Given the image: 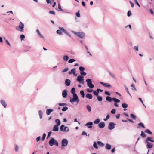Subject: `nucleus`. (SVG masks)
Listing matches in <instances>:
<instances>
[{
    "instance_id": "obj_55",
    "label": "nucleus",
    "mask_w": 154,
    "mask_h": 154,
    "mask_svg": "<svg viewBox=\"0 0 154 154\" xmlns=\"http://www.w3.org/2000/svg\"><path fill=\"white\" fill-rule=\"evenodd\" d=\"M116 112V110L115 109H113L111 111V113L112 114H114Z\"/></svg>"
},
{
    "instance_id": "obj_64",
    "label": "nucleus",
    "mask_w": 154,
    "mask_h": 154,
    "mask_svg": "<svg viewBox=\"0 0 154 154\" xmlns=\"http://www.w3.org/2000/svg\"><path fill=\"white\" fill-rule=\"evenodd\" d=\"M87 91L88 92L91 93L93 91V90L90 89H88Z\"/></svg>"
},
{
    "instance_id": "obj_58",
    "label": "nucleus",
    "mask_w": 154,
    "mask_h": 154,
    "mask_svg": "<svg viewBox=\"0 0 154 154\" xmlns=\"http://www.w3.org/2000/svg\"><path fill=\"white\" fill-rule=\"evenodd\" d=\"M59 105L60 106H63L66 105V103H59Z\"/></svg>"
},
{
    "instance_id": "obj_36",
    "label": "nucleus",
    "mask_w": 154,
    "mask_h": 154,
    "mask_svg": "<svg viewBox=\"0 0 154 154\" xmlns=\"http://www.w3.org/2000/svg\"><path fill=\"white\" fill-rule=\"evenodd\" d=\"M69 58L68 56L67 55H65L63 57V60L66 61L68 60Z\"/></svg>"
},
{
    "instance_id": "obj_35",
    "label": "nucleus",
    "mask_w": 154,
    "mask_h": 154,
    "mask_svg": "<svg viewBox=\"0 0 154 154\" xmlns=\"http://www.w3.org/2000/svg\"><path fill=\"white\" fill-rule=\"evenodd\" d=\"M100 122V119L98 118L96 119L94 122V124H98Z\"/></svg>"
},
{
    "instance_id": "obj_43",
    "label": "nucleus",
    "mask_w": 154,
    "mask_h": 154,
    "mask_svg": "<svg viewBox=\"0 0 154 154\" xmlns=\"http://www.w3.org/2000/svg\"><path fill=\"white\" fill-rule=\"evenodd\" d=\"M75 61V60L73 59H71L69 60L68 61V62L69 63H73V62Z\"/></svg>"
},
{
    "instance_id": "obj_32",
    "label": "nucleus",
    "mask_w": 154,
    "mask_h": 154,
    "mask_svg": "<svg viewBox=\"0 0 154 154\" xmlns=\"http://www.w3.org/2000/svg\"><path fill=\"white\" fill-rule=\"evenodd\" d=\"M71 92L73 95L74 94H76L75 93V89L74 88H72L71 90Z\"/></svg>"
},
{
    "instance_id": "obj_13",
    "label": "nucleus",
    "mask_w": 154,
    "mask_h": 154,
    "mask_svg": "<svg viewBox=\"0 0 154 154\" xmlns=\"http://www.w3.org/2000/svg\"><path fill=\"white\" fill-rule=\"evenodd\" d=\"M93 123L92 122H89L86 123L85 125V126H87L88 128H92V125Z\"/></svg>"
},
{
    "instance_id": "obj_18",
    "label": "nucleus",
    "mask_w": 154,
    "mask_h": 154,
    "mask_svg": "<svg viewBox=\"0 0 154 154\" xmlns=\"http://www.w3.org/2000/svg\"><path fill=\"white\" fill-rule=\"evenodd\" d=\"M71 83V81L69 79H66L65 81V84L67 86H69L70 85Z\"/></svg>"
},
{
    "instance_id": "obj_50",
    "label": "nucleus",
    "mask_w": 154,
    "mask_h": 154,
    "mask_svg": "<svg viewBox=\"0 0 154 154\" xmlns=\"http://www.w3.org/2000/svg\"><path fill=\"white\" fill-rule=\"evenodd\" d=\"M46 136V134L45 133H44L42 137V141H43L44 140Z\"/></svg>"
},
{
    "instance_id": "obj_1",
    "label": "nucleus",
    "mask_w": 154,
    "mask_h": 154,
    "mask_svg": "<svg viewBox=\"0 0 154 154\" xmlns=\"http://www.w3.org/2000/svg\"><path fill=\"white\" fill-rule=\"evenodd\" d=\"M59 30H57V33L60 35H62V33L61 32V31L63 32L67 35L69 36V37H71V35L65 29H64L63 28L59 27Z\"/></svg>"
},
{
    "instance_id": "obj_60",
    "label": "nucleus",
    "mask_w": 154,
    "mask_h": 154,
    "mask_svg": "<svg viewBox=\"0 0 154 154\" xmlns=\"http://www.w3.org/2000/svg\"><path fill=\"white\" fill-rule=\"evenodd\" d=\"M96 91L98 93H99V92H102L103 91V90L99 88H97L96 90Z\"/></svg>"
},
{
    "instance_id": "obj_29",
    "label": "nucleus",
    "mask_w": 154,
    "mask_h": 154,
    "mask_svg": "<svg viewBox=\"0 0 154 154\" xmlns=\"http://www.w3.org/2000/svg\"><path fill=\"white\" fill-rule=\"evenodd\" d=\"M86 108L88 112H90L91 111V108L89 105H88L86 106Z\"/></svg>"
},
{
    "instance_id": "obj_45",
    "label": "nucleus",
    "mask_w": 154,
    "mask_h": 154,
    "mask_svg": "<svg viewBox=\"0 0 154 154\" xmlns=\"http://www.w3.org/2000/svg\"><path fill=\"white\" fill-rule=\"evenodd\" d=\"M109 73L110 76L113 78H115V76L114 74L113 73L111 72H109Z\"/></svg>"
},
{
    "instance_id": "obj_28",
    "label": "nucleus",
    "mask_w": 154,
    "mask_h": 154,
    "mask_svg": "<svg viewBox=\"0 0 154 154\" xmlns=\"http://www.w3.org/2000/svg\"><path fill=\"white\" fill-rule=\"evenodd\" d=\"M144 132L145 133H147L149 134H152V132H151L148 129H146L145 130Z\"/></svg>"
},
{
    "instance_id": "obj_53",
    "label": "nucleus",
    "mask_w": 154,
    "mask_h": 154,
    "mask_svg": "<svg viewBox=\"0 0 154 154\" xmlns=\"http://www.w3.org/2000/svg\"><path fill=\"white\" fill-rule=\"evenodd\" d=\"M49 13L53 14L54 15H55V12L54 11H49Z\"/></svg>"
},
{
    "instance_id": "obj_10",
    "label": "nucleus",
    "mask_w": 154,
    "mask_h": 154,
    "mask_svg": "<svg viewBox=\"0 0 154 154\" xmlns=\"http://www.w3.org/2000/svg\"><path fill=\"white\" fill-rule=\"evenodd\" d=\"M116 125V124L113 122H110L108 125V129L110 130H112L115 128Z\"/></svg>"
},
{
    "instance_id": "obj_8",
    "label": "nucleus",
    "mask_w": 154,
    "mask_h": 154,
    "mask_svg": "<svg viewBox=\"0 0 154 154\" xmlns=\"http://www.w3.org/2000/svg\"><path fill=\"white\" fill-rule=\"evenodd\" d=\"M68 143V141L67 139H63L61 141V148H63L67 146Z\"/></svg>"
},
{
    "instance_id": "obj_30",
    "label": "nucleus",
    "mask_w": 154,
    "mask_h": 154,
    "mask_svg": "<svg viewBox=\"0 0 154 154\" xmlns=\"http://www.w3.org/2000/svg\"><path fill=\"white\" fill-rule=\"evenodd\" d=\"M97 143L98 145L100 146L101 147H103L104 146V144L100 141H98Z\"/></svg>"
},
{
    "instance_id": "obj_42",
    "label": "nucleus",
    "mask_w": 154,
    "mask_h": 154,
    "mask_svg": "<svg viewBox=\"0 0 154 154\" xmlns=\"http://www.w3.org/2000/svg\"><path fill=\"white\" fill-rule=\"evenodd\" d=\"M140 135L143 138H144L146 136L145 134L144 133L143 131H141Z\"/></svg>"
},
{
    "instance_id": "obj_31",
    "label": "nucleus",
    "mask_w": 154,
    "mask_h": 154,
    "mask_svg": "<svg viewBox=\"0 0 154 154\" xmlns=\"http://www.w3.org/2000/svg\"><path fill=\"white\" fill-rule=\"evenodd\" d=\"M122 107L123 108H127L128 107V105L127 104L124 103H123L122 104Z\"/></svg>"
},
{
    "instance_id": "obj_5",
    "label": "nucleus",
    "mask_w": 154,
    "mask_h": 154,
    "mask_svg": "<svg viewBox=\"0 0 154 154\" xmlns=\"http://www.w3.org/2000/svg\"><path fill=\"white\" fill-rule=\"evenodd\" d=\"M86 82L88 86L90 88H93L94 87V85L92 83L91 79H86Z\"/></svg>"
},
{
    "instance_id": "obj_52",
    "label": "nucleus",
    "mask_w": 154,
    "mask_h": 154,
    "mask_svg": "<svg viewBox=\"0 0 154 154\" xmlns=\"http://www.w3.org/2000/svg\"><path fill=\"white\" fill-rule=\"evenodd\" d=\"M68 109V107H64L63 109H62V110L63 111H66Z\"/></svg>"
},
{
    "instance_id": "obj_4",
    "label": "nucleus",
    "mask_w": 154,
    "mask_h": 154,
    "mask_svg": "<svg viewBox=\"0 0 154 154\" xmlns=\"http://www.w3.org/2000/svg\"><path fill=\"white\" fill-rule=\"evenodd\" d=\"M79 101V100L78 98L77 94H74L73 95V98L70 99V102L72 103L73 102H76L78 104Z\"/></svg>"
},
{
    "instance_id": "obj_39",
    "label": "nucleus",
    "mask_w": 154,
    "mask_h": 154,
    "mask_svg": "<svg viewBox=\"0 0 154 154\" xmlns=\"http://www.w3.org/2000/svg\"><path fill=\"white\" fill-rule=\"evenodd\" d=\"M93 146L96 149H97L98 148V147L97 145V143H96V142H94Z\"/></svg>"
},
{
    "instance_id": "obj_15",
    "label": "nucleus",
    "mask_w": 154,
    "mask_h": 154,
    "mask_svg": "<svg viewBox=\"0 0 154 154\" xmlns=\"http://www.w3.org/2000/svg\"><path fill=\"white\" fill-rule=\"evenodd\" d=\"M105 123L104 122H100L98 125V127L100 128H102L104 127L105 126Z\"/></svg>"
},
{
    "instance_id": "obj_2",
    "label": "nucleus",
    "mask_w": 154,
    "mask_h": 154,
    "mask_svg": "<svg viewBox=\"0 0 154 154\" xmlns=\"http://www.w3.org/2000/svg\"><path fill=\"white\" fill-rule=\"evenodd\" d=\"M71 32L81 38H83L85 36V34L83 32H76L73 31H72Z\"/></svg>"
},
{
    "instance_id": "obj_22",
    "label": "nucleus",
    "mask_w": 154,
    "mask_h": 154,
    "mask_svg": "<svg viewBox=\"0 0 154 154\" xmlns=\"http://www.w3.org/2000/svg\"><path fill=\"white\" fill-rule=\"evenodd\" d=\"M36 32H37V33L38 35L39 36L42 38H44V37L43 35H42L40 33V31L38 29H37L36 30Z\"/></svg>"
},
{
    "instance_id": "obj_11",
    "label": "nucleus",
    "mask_w": 154,
    "mask_h": 154,
    "mask_svg": "<svg viewBox=\"0 0 154 154\" xmlns=\"http://www.w3.org/2000/svg\"><path fill=\"white\" fill-rule=\"evenodd\" d=\"M76 68H73L72 69L71 71L69 72V75H71L72 73L75 76H77V74H76Z\"/></svg>"
},
{
    "instance_id": "obj_62",
    "label": "nucleus",
    "mask_w": 154,
    "mask_h": 154,
    "mask_svg": "<svg viewBox=\"0 0 154 154\" xmlns=\"http://www.w3.org/2000/svg\"><path fill=\"white\" fill-rule=\"evenodd\" d=\"M40 139H41L40 136H39V137H38L36 138V141L37 142H38L40 140Z\"/></svg>"
},
{
    "instance_id": "obj_61",
    "label": "nucleus",
    "mask_w": 154,
    "mask_h": 154,
    "mask_svg": "<svg viewBox=\"0 0 154 154\" xmlns=\"http://www.w3.org/2000/svg\"><path fill=\"white\" fill-rule=\"evenodd\" d=\"M51 1L52 2L54 3V4H53L52 5V7H54L55 5H56V2H55V0H51Z\"/></svg>"
},
{
    "instance_id": "obj_59",
    "label": "nucleus",
    "mask_w": 154,
    "mask_h": 154,
    "mask_svg": "<svg viewBox=\"0 0 154 154\" xmlns=\"http://www.w3.org/2000/svg\"><path fill=\"white\" fill-rule=\"evenodd\" d=\"M128 27H129V28H130V29L131 30H132L131 26V25L129 24V25H128L126 26H125V28H127Z\"/></svg>"
},
{
    "instance_id": "obj_6",
    "label": "nucleus",
    "mask_w": 154,
    "mask_h": 154,
    "mask_svg": "<svg viewBox=\"0 0 154 154\" xmlns=\"http://www.w3.org/2000/svg\"><path fill=\"white\" fill-rule=\"evenodd\" d=\"M84 77L80 75L78 76L77 79V81L79 82L80 83L84 84L85 83V82L84 79Z\"/></svg>"
},
{
    "instance_id": "obj_37",
    "label": "nucleus",
    "mask_w": 154,
    "mask_h": 154,
    "mask_svg": "<svg viewBox=\"0 0 154 154\" xmlns=\"http://www.w3.org/2000/svg\"><path fill=\"white\" fill-rule=\"evenodd\" d=\"M131 89L132 90H134L136 91H137V89L136 88L135 86L133 84H131Z\"/></svg>"
},
{
    "instance_id": "obj_51",
    "label": "nucleus",
    "mask_w": 154,
    "mask_h": 154,
    "mask_svg": "<svg viewBox=\"0 0 154 154\" xmlns=\"http://www.w3.org/2000/svg\"><path fill=\"white\" fill-rule=\"evenodd\" d=\"M93 91L94 94L95 95L97 96H98L99 93L97 91H96L94 90V91Z\"/></svg>"
},
{
    "instance_id": "obj_40",
    "label": "nucleus",
    "mask_w": 154,
    "mask_h": 154,
    "mask_svg": "<svg viewBox=\"0 0 154 154\" xmlns=\"http://www.w3.org/2000/svg\"><path fill=\"white\" fill-rule=\"evenodd\" d=\"M97 99L98 101L100 102L103 99L102 97L98 96H97Z\"/></svg>"
},
{
    "instance_id": "obj_16",
    "label": "nucleus",
    "mask_w": 154,
    "mask_h": 154,
    "mask_svg": "<svg viewBox=\"0 0 154 154\" xmlns=\"http://www.w3.org/2000/svg\"><path fill=\"white\" fill-rule=\"evenodd\" d=\"M52 130L54 131H57L59 130L58 126L55 125L54 126Z\"/></svg>"
},
{
    "instance_id": "obj_57",
    "label": "nucleus",
    "mask_w": 154,
    "mask_h": 154,
    "mask_svg": "<svg viewBox=\"0 0 154 154\" xmlns=\"http://www.w3.org/2000/svg\"><path fill=\"white\" fill-rule=\"evenodd\" d=\"M58 8L60 11H63V9H62L60 3L58 4Z\"/></svg>"
},
{
    "instance_id": "obj_34",
    "label": "nucleus",
    "mask_w": 154,
    "mask_h": 154,
    "mask_svg": "<svg viewBox=\"0 0 154 154\" xmlns=\"http://www.w3.org/2000/svg\"><path fill=\"white\" fill-rule=\"evenodd\" d=\"M113 100L116 103H119L120 102V100L118 99L113 98Z\"/></svg>"
},
{
    "instance_id": "obj_63",
    "label": "nucleus",
    "mask_w": 154,
    "mask_h": 154,
    "mask_svg": "<svg viewBox=\"0 0 154 154\" xmlns=\"http://www.w3.org/2000/svg\"><path fill=\"white\" fill-rule=\"evenodd\" d=\"M76 15L78 17H80V14L79 12L76 13Z\"/></svg>"
},
{
    "instance_id": "obj_27",
    "label": "nucleus",
    "mask_w": 154,
    "mask_h": 154,
    "mask_svg": "<svg viewBox=\"0 0 154 154\" xmlns=\"http://www.w3.org/2000/svg\"><path fill=\"white\" fill-rule=\"evenodd\" d=\"M86 97L87 98H88L89 99H91L92 98V95L89 93H88L86 95Z\"/></svg>"
},
{
    "instance_id": "obj_9",
    "label": "nucleus",
    "mask_w": 154,
    "mask_h": 154,
    "mask_svg": "<svg viewBox=\"0 0 154 154\" xmlns=\"http://www.w3.org/2000/svg\"><path fill=\"white\" fill-rule=\"evenodd\" d=\"M79 69L80 72V74L82 76H85L86 75L87 73L84 71L85 68L82 66H80L79 67Z\"/></svg>"
},
{
    "instance_id": "obj_44",
    "label": "nucleus",
    "mask_w": 154,
    "mask_h": 154,
    "mask_svg": "<svg viewBox=\"0 0 154 154\" xmlns=\"http://www.w3.org/2000/svg\"><path fill=\"white\" fill-rule=\"evenodd\" d=\"M133 48L136 51H138V46H134Z\"/></svg>"
},
{
    "instance_id": "obj_14",
    "label": "nucleus",
    "mask_w": 154,
    "mask_h": 154,
    "mask_svg": "<svg viewBox=\"0 0 154 154\" xmlns=\"http://www.w3.org/2000/svg\"><path fill=\"white\" fill-rule=\"evenodd\" d=\"M67 94V91L66 90H64L62 92V95L63 97L65 98L66 97Z\"/></svg>"
},
{
    "instance_id": "obj_56",
    "label": "nucleus",
    "mask_w": 154,
    "mask_h": 154,
    "mask_svg": "<svg viewBox=\"0 0 154 154\" xmlns=\"http://www.w3.org/2000/svg\"><path fill=\"white\" fill-rule=\"evenodd\" d=\"M20 39L21 41L23 40L24 38H25V35H21L20 36Z\"/></svg>"
},
{
    "instance_id": "obj_12",
    "label": "nucleus",
    "mask_w": 154,
    "mask_h": 154,
    "mask_svg": "<svg viewBox=\"0 0 154 154\" xmlns=\"http://www.w3.org/2000/svg\"><path fill=\"white\" fill-rule=\"evenodd\" d=\"M145 142H149L150 141L151 142H154V140L153 138L152 137H148L145 140Z\"/></svg>"
},
{
    "instance_id": "obj_24",
    "label": "nucleus",
    "mask_w": 154,
    "mask_h": 154,
    "mask_svg": "<svg viewBox=\"0 0 154 154\" xmlns=\"http://www.w3.org/2000/svg\"><path fill=\"white\" fill-rule=\"evenodd\" d=\"M55 122L56 123V125L59 126L60 124V122L59 119H57L55 120Z\"/></svg>"
},
{
    "instance_id": "obj_3",
    "label": "nucleus",
    "mask_w": 154,
    "mask_h": 154,
    "mask_svg": "<svg viewBox=\"0 0 154 154\" xmlns=\"http://www.w3.org/2000/svg\"><path fill=\"white\" fill-rule=\"evenodd\" d=\"M49 145L51 146H53V145H55L56 146H58V143L57 141L55 140L54 138H52L49 141Z\"/></svg>"
},
{
    "instance_id": "obj_26",
    "label": "nucleus",
    "mask_w": 154,
    "mask_h": 154,
    "mask_svg": "<svg viewBox=\"0 0 154 154\" xmlns=\"http://www.w3.org/2000/svg\"><path fill=\"white\" fill-rule=\"evenodd\" d=\"M138 126L137 127L138 128H139V127H142L143 128H145V127L144 126V124L141 122L139 123L138 124Z\"/></svg>"
},
{
    "instance_id": "obj_46",
    "label": "nucleus",
    "mask_w": 154,
    "mask_h": 154,
    "mask_svg": "<svg viewBox=\"0 0 154 154\" xmlns=\"http://www.w3.org/2000/svg\"><path fill=\"white\" fill-rule=\"evenodd\" d=\"M65 125H62L60 127V130L61 131H63V128H64Z\"/></svg>"
},
{
    "instance_id": "obj_20",
    "label": "nucleus",
    "mask_w": 154,
    "mask_h": 154,
    "mask_svg": "<svg viewBox=\"0 0 154 154\" xmlns=\"http://www.w3.org/2000/svg\"><path fill=\"white\" fill-rule=\"evenodd\" d=\"M53 111V110L52 109H48L46 110V114L47 115H49L51 112Z\"/></svg>"
},
{
    "instance_id": "obj_17",
    "label": "nucleus",
    "mask_w": 154,
    "mask_h": 154,
    "mask_svg": "<svg viewBox=\"0 0 154 154\" xmlns=\"http://www.w3.org/2000/svg\"><path fill=\"white\" fill-rule=\"evenodd\" d=\"M100 83L101 84H102V85H103V86H105V87H110V86H111V85L110 84L104 83L103 82H100Z\"/></svg>"
},
{
    "instance_id": "obj_23",
    "label": "nucleus",
    "mask_w": 154,
    "mask_h": 154,
    "mask_svg": "<svg viewBox=\"0 0 154 154\" xmlns=\"http://www.w3.org/2000/svg\"><path fill=\"white\" fill-rule=\"evenodd\" d=\"M113 98H111V97L110 96H107L106 98V100L107 101H108L109 102H111L113 100Z\"/></svg>"
},
{
    "instance_id": "obj_41",
    "label": "nucleus",
    "mask_w": 154,
    "mask_h": 154,
    "mask_svg": "<svg viewBox=\"0 0 154 154\" xmlns=\"http://www.w3.org/2000/svg\"><path fill=\"white\" fill-rule=\"evenodd\" d=\"M38 114L40 119H41L42 118V113L41 110H39L38 111Z\"/></svg>"
},
{
    "instance_id": "obj_49",
    "label": "nucleus",
    "mask_w": 154,
    "mask_h": 154,
    "mask_svg": "<svg viewBox=\"0 0 154 154\" xmlns=\"http://www.w3.org/2000/svg\"><path fill=\"white\" fill-rule=\"evenodd\" d=\"M15 150L16 152H17L19 150V148L18 146L16 145L15 146Z\"/></svg>"
},
{
    "instance_id": "obj_19",
    "label": "nucleus",
    "mask_w": 154,
    "mask_h": 154,
    "mask_svg": "<svg viewBox=\"0 0 154 154\" xmlns=\"http://www.w3.org/2000/svg\"><path fill=\"white\" fill-rule=\"evenodd\" d=\"M147 144V146L148 148L151 149L152 148L153 145L152 144L149 142H145Z\"/></svg>"
},
{
    "instance_id": "obj_47",
    "label": "nucleus",
    "mask_w": 154,
    "mask_h": 154,
    "mask_svg": "<svg viewBox=\"0 0 154 154\" xmlns=\"http://www.w3.org/2000/svg\"><path fill=\"white\" fill-rule=\"evenodd\" d=\"M68 69H69L68 68L66 67V68H65V69H64L62 71V73L65 72H67V71H68Z\"/></svg>"
},
{
    "instance_id": "obj_33",
    "label": "nucleus",
    "mask_w": 154,
    "mask_h": 154,
    "mask_svg": "<svg viewBox=\"0 0 154 154\" xmlns=\"http://www.w3.org/2000/svg\"><path fill=\"white\" fill-rule=\"evenodd\" d=\"M80 93L81 97L82 98H84L85 96V94L84 91L83 90H81L80 91Z\"/></svg>"
},
{
    "instance_id": "obj_38",
    "label": "nucleus",
    "mask_w": 154,
    "mask_h": 154,
    "mask_svg": "<svg viewBox=\"0 0 154 154\" xmlns=\"http://www.w3.org/2000/svg\"><path fill=\"white\" fill-rule=\"evenodd\" d=\"M69 130V128L68 127H64L63 129V132H68Z\"/></svg>"
},
{
    "instance_id": "obj_7",
    "label": "nucleus",
    "mask_w": 154,
    "mask_h": 154,
    "mask_svg": "<svg viewBox=\"0 0 154 154\" xmlns=\"http://www.w3.org/2000/svg\"><path fill=\"white\" fill-rule=\"evenodd\" d=\"M24 25L22 22L20 23L19 25L18 28H16V29L20 32H23L24 31Z\"/></svg>"
},
{
    "instance_id": "obj_48",
    "label": "nucleus",
    "mask_w": 154,
    "mask_h": 154,
    "mask_svg": "<svg viewBox=\"0 0 154 154\" xmlns=\"http://www.w3.org/2000/svg\"><path fill=\"white\" fill-rule=\"evenodd\" d=\"M131 117L134 119H136V116L133 114H131L130 115Z\"/></svg>"
},
{
    "instance_id": "obj_21",
    "label": "nucleus",
    "mask_w": 154,
    "mask_h": 154,
    "mask_svg": "<svg viewBox=\"0 0 154 154\" xmlns=\"http://www.w3.org/2000/svg\"><path fill=\"white\" fill-rule=\"evenodd\" d=\"M0 102L4 106L5 108L7 106V104L4 100H1Z\"/></svg>"
},
{
    "instance_id": "obj_25",
    "label": "nucleus",
    "mask_w": 154,
    "mask_h": 154,
    "mask_svg": "<svg viewBox=\"0 0 154 154\" xmlns=\"http://www.w3.org/2000/svg\"><path fill=\"white\" fill-rule=\"evenodd\" d=\"M106 149L108 150H109L111 148V146L109 144L107 143L105 146Z\"/></svg>"
},
{
    "instance_id": "obj_54",
    "label": "nucleus",
    "mask_w": 154,
    "mask_h": 154,
    "mask_svg": "<svg viewBox=\"0 0 154 154\" xmlns=\"http://www.w3.org/2000/svg\"><path fill=\"white\" fill-rule=\"evenodd\" d=\"M132 14L131 12L130 11H128L127 13V16L128 17H130Z\"/></svg>"
}]
</instances>
